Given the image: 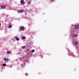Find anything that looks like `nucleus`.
<instances>
[{
	"label": "nucleus",
	"instance_id": "obj_1",
	"mask_svg": "<svg viewBox=\"0 0 79 79\" xmlns=\"http://www.w3.org/2000/svg\"><path fill=\"white\" fill-rule=\"evenodd\" d=\"M20 3L22 5H24L25 3L24 1L23 0H21L20 1Z\"/></svg>",
	"mask_w": 79,
	"mask_h": 79
},
{
	"label": "nucleus",
	"instance_id": "obj_2",
	"mask_svg": "<svg viewBox=\"0 0 79 79\" xmlns=\"http://www.w3.org/2000/svg\"><path fill=\"white\" fill-rule=\"evenodd\" d=\"M74 44L75 45H77L78 44V42L76 41H74Z\"/></svg>",
	"mask_w": 79,
	"mask_h": 79
},
{
	"label": "nucleus",
	"instance_id": "obj_3",
	"mask_svg": "<svg viewBox=\"0 0 79 79\" xmlns=\"http://www.w3.org/2000/svg\"><path fill=\"white\" fill-rule=\"evenodd\" d=\"M20 30H22V31H23L24 29V27H20Z\"/></svg>",
	"mask_w": 79,
	"mask_h": 79
},
{
	"label": "nucleus",
	"instance_id": "obj_4",
	"mask_svg": "<svg viewBox=\"0 0 79 79\" xmlns=\"http://www.w3.org/2000/svg\"><path fill=\"white\" fill-rule=\"evenodd\" d=\"M20 61H21V60H24V56H22V57H20L19 58Z\"/></svg>",
	"mask_w": 79,
	"mask_h": 79
},
{
	"label": "nucleus",
	"instance_id": "obj_5",
	"mask_svg": "<svg viewBox=\"0 0 79 79\" xmlns=\"http://www.w3.org/2000/svg\"><path fill=\"white\" fill-rule=\"evenodd\" d=\"M79 24L76 27V25L74 27V28H76V29H79Z\"/></svg>",
	"mask_w": 79,
	"mask_h": 79
},
{
	"label": "nucleus",
	"instance_id": "obj_6",
	"mask_svg": "<svg viewBox=\"0 0 79 79\" xmlns=\"http://www.w3.org/2000/svg\"><path fill=\"white\" fill-rule=\"evenodd\" d=\"M15 39L16 40H19V38L17 36H16L15 37Z\"/></svg>",
	"mask_w": 79,
	"mask_h": 79
},
{
	"label": "nucleus",
	"instance_id": "obj_7",
	"mask_svg": "<svg viewBox=\"0 0 79 79\" xmlns=\"http://www.w3.org/2000/svg\"><path fill=\"white\" fill-rule=\"evenodd\" d=\"M4 61H9V59L6 58V57H5L4 59Z\"/></svg>",
	"mask_w": 79,
	"mask_h": 79
},
{
	"label": "nucleus",
	"instance_id": "obj_8",
	"mask_svg": "<svg viewBox=\"0 0 79 79\" xmlns=\"http://www.w3.org/2000/svg\"><path fill=\"white\" fill-rule=\"evenodd\" d=\"M23 10H22L18 11V13H23Z\"/></svg>",
	"mask_w": 79,
	"mask_h": 79
},
{
	"label": "nucleus",
	"instance_id": "obj_9",
	"mask_svg": "<svg viewBox=\"0 0 79 79\" xmlns=\"http://www.w3.org/2000/svg\"><path fill=\"white\" fill-rule=\"evenodd\" d=\"M1 8H6V6H1Z\"/></svg>",
	"mask_w": 79,
	"mask_h": 79
},
{
	"label": "nucleus",
	"instance_id": "obj_10",
	"mask_svg": "<svg viewBox=\"0 0 79 79\" xmlns=\"http://www.w3.org/2000/svg\"><path fill=\"white\" fill-rule=\"evenodd\" d=\"M26 38L25 36H23L22 38V39L23 40H24Z\"/></svg>",
	"mask_w": 79,
	"mask_h": 79
},
{
	"label": "nucleus",
	"instance_id": "obj_11",
	"mask_svg": "<svg viewBox=\"0 0 79 79\" xmlns=\"http://www.w3.org/2000/svg\"><path fill=\"white\" fill-rule=\"evenodd\" d=\"M76 36H77V34H73V37H76Z\"/></svg>",
	"mask_w": 79,
	"mask_h": 79
},
{
	"label": "nucleus",
	"instance_id": "obj_12",
	"mask_svg": "<svg viewBox=\"0 0 79 79\" xmlns=\"http://www.w3.org/2000/svg\"><path fill=\"white\" fill-rule=\"evenodd\" d=\"M7 53V54H9V53H11V52H10V51H7V52H6Z\"/></svg>",
	"mask_w": 79,
	"mask_h": 79
},
{
	"label": "nucleus",
	"instance_id": "obj_13",
	"mask_svg": "<svg viewBox=\"0 0 79 79\" xmlns=\"http://www.w3.org/2000/svg\"><path fill=\"white\" fill-rule=\"evenodd\" d=\"M9 28H11L12 27V25H10L9 26Z\"/></svg>",
	"mask_w": 79,
	"mask_h": 79
},
{
	"label": "nucleus",
	"instance_id": "obj_14",
	"mask_svg": "<svg viewBox=\"0 0 79 79\" xmlns=\"http://www.w3.org/2000/svg\"><path fill=\"white\" fill-rule=\"evenodd\" d=\"M6 65V64L5 63L2 64L3 66H5Z\"/></svg>",
	"mask_w": 79,
	"mask_h": 79
},
{
	"label": "nucleus",
	"instance_id": "obj_15",
	"mask_svg": "<svg viewBox=\"0 0 79 79\" xmlns=\"http://www.w3.org/2000/svg\"><path fill=\"white\" fill-rule=\"evenodd\" d=\"M28 4H31V2L30 1H28Z\"/></svg>",
	"mask_w": 79,
	"mask_h": 79
},
{
	"label": "nucleus",
	"instance_id": "obj_16",
	"mask_svg": "<svg viewBox=\"0 0 79 79\" xmlns=\"http://www.w3.org/2000/svg\"><path fill=\"white\" fill-rule=\"evenodd\" d=\"M22 48L23 49L26 48V47L25 46H23Z\"/></svg>",
	"mask_w": 79,
	"mask_h": 79
},
{
	"label": "nucleus",
	"instance_id": "obj_17",
	"mask_svg": "<svg viewBox=\"0 0 79 79\" xmlns=\"http://www.w3.org/2000/svg\"><path fill=\"white\" fill-rule=\"evenodd\" d=\"M32 52H35V50H32Z\"/></svg>",
	"mask_w": 79,
	"mask_h": 79
},
{
	"label": "nucleus",
	"instance_id": "obj_18",
	"mask_svg": "<svg viewBox=\"0 0 79 79\" xmlns=\"http://www.w3.org/2000/svg\"><path fill=\"white\" fill-rule=\"evenodd\" d=\"M50 1H51L52 2H54L55 1L54 0H50Z\"/></svg>",
	"mask_w": 79,
	"mask_h": 79
},
{
	"label": "nucleus",
	"instance_id": "obj_19",
	"mask_svg": "<svg viewBox=\"0 0 79 79\" xmlns=\"http://www.w3.org/2000/svg\"><path fill=\"white\" fill-rule=\"evenodd\" d=\"M18 55H20V54H21V53L19 52L18 53Z\"/></svg>",
	"mask_w": 79,
	"mask_h": 79
},
{
	"label": "nucleus",
	"instance_id": "obj_20",
	"mask_svg": "<svg viewBox=\"0 0 79 79\" xmlns=\"http://www.w3.org/2000/svg\"><path fill=\"white\" fill-rule=\"evenodd\" d=\"M73 26H74V25H72V27H73Z\"/></svg>",
	"mask_w": 79,
	"mask_h": 79
},
{
	"label": "nucleus",
	"instance_id": "obj_21",
	"mask_svg": "<svg viewBox=\"0 0 79 79\" xmlns=\"http://www.w3.org/2000/svg\"><path fill=\"white\" fill-rule=\"evenodd\" d=\"M0 26H1V23H0Z\"/></svg>",
	"mask_w": 79,
	"mask_h": 79
},
{
	"label": "nucleus",
	"instance_id": "obj_22",
	"mask_svg": "<svg viewBox=\"0 0 79 79\" xmlns=\"http://www.w3.org/2000/svg\"><path fill=\"white\" fill-rule=\"evenodd\" d=\"M69 54H71V53L70 52H69Z\"/></svg>",
	"mask_w": 79,
	"mask_h": 79
},
{
	"label": "nucleus",
	"instance_id": "obj_23",
	"mask_svg": "<svg viewBox=\"0 0 79 79\" xmlns=\"http://www.w3.org/2000/svg\"><path fill=\"white\" fill-rule=\"evenodd\" d=\"M25 74H26V75H27V73H26Z\"/></svg>",
	"mask_w": 79,
	"mask_h": 79
},
{
	"label": "nucleus",
	"instance_id": "obj_24",
	"mask_svg": "<svg viewBox=\"0 0 79 79\" xmlns=\"http://www.w3.org/2000/svg\"><path fill=\"white\" fill-rule=\"evenodd\" d=\"M31 55H32V54H31Z\"/></svg>",
	"mask_w": 79,
	"mask_h": 79
}]
</instances>
